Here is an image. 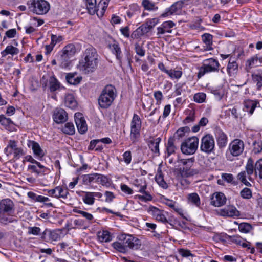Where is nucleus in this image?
<instances>
[{"label": "nucleus", "mask_w": 262, "mask_h": 262, "mask_svg": "<svg viewBox=\"0 0 262 262\" xmlns=\"http://www.w3.org/2000/svg\"><path fill=\"white\" fill-rule=\"evenodd\" d=\"M99 55L96 50L92 46L86 48L79 60L77 68L83 74L93 72L98 66Z\"/></svg>", "instance_id": "obj_1"}, {"label": "nucleus", "mask_w": 262, "mask_h": 262, "mask_svg": "<svg viewBox=\"0 0 262 262\" xmlns=\"http://www.w3.org/2000/svg\"><path fill=\"white\" fill-rule=\"evenodd\" d=\"M141 241L132 235L121 234L117 236V241L112 244L116 251L122 253H127L130 249H138L141 246Z\"/></svg>", "instance_id": "obj_2"}, {"label": "nucleus", "mask_w": 262, "mask_h": 262, "mask_svg": "<svg viewBox=\"0 0 262 262\" xmlns=\"http://www.w3.org/2000/svg\"><path fill=\"white\" fill-rule=\"evenodd\" d=\"M194 159L189 158L187 159H180L178 161L179 166L181 165L183 167H180L178 169L179 173L177 177L182 185L186 186L189 184V181L186 178L193 177L200 173V170L196 168H192Z\"/></svg>", "instance_id": "obj_3"}, {"label": "nucleus", "mask_w": 262, "mask_h": 262, "mask_svg": "<svg viewBox=\"0 0 262 262\" xmlns=\"http://www.w3.org/2000/svg\"><path fill=\"white\" fill-rule=\"evenodd\" d=\"M117 96L116 90L112 85H107L102 91L98 99L99 106L103 109L108 108Z\"/></svg>", "instance_id": "obj_4"}, {"label": "nucleus", "mask_w": 262, "mask_h": 262, "mask_svg": "<svg viewBox=\"0 0 262 262\" xmlns=\"http://www.w3.org/2000/svg\"><path fill=\"white\" fill-rule=\"evenodd\" d=\"M27 5L30 11L38 15L46 14L50 9V5L45 0H30Z\"/></svg>", "instance_id": "obj_5"}, {"label": "nucleus", "mask_w": 262, "mask_h": 262, "mask_svg": "<svg viewBox=\"0 0 262 262\" xmlns=\"http://www.w3.org/2000/svg\"><path fill=\"white\" fill-rule=\"evenodd\" d=\"M220 64L217 60L210 58L203 61L202 65L199 69L198 77L200 78L209 73L218 72Z\"/></svg>", "instance_id": "obj_6"}, {"label": "nucleus", "mask_w": 262, "mask_h": 262, "mask_svg": "<svg viewBox=\"0 0 262 262\" xmlns=\"http://www.w3.org/2000/svg\"><path fill=\"white\" fill-rule=\"evenodd\" d=\"M199 142V138L194 136L186 139L181 145L182 152L187 155H193L198 149Z\"/></svg>", "instance_id": "obj_7"}, {"label": "nucleus", "mask_w": 262, "mask_h": 262, "mask_svg": "<svg viewBox=\"0 0 262 262\" xmlns=\"http://www.w3.org/2000/svg\"><path fill=\"white\" fill-rule=\"evenodd\" d=\"M254 173V166L252 160L250 158L248 160L245 166V170L240 172L237 176V179L247 186H251V184L249 182L247 178L251 181V176Z\"/></svg>", "instance_id": "obj_8"}, {"label": "nucleus", "mask_w": 262, "mask_h": 262, "mask_svg": "<svg viewBox=\"0 0 262 262\" xmlns=\"http://www.w3.org/2000/svg\"><path fill=\"white\" fill-rule=\"evenodd\" d=\"M215 148V141L210 134H206L201 140L200 150L205 153L209 154L213 152Z\"/></svg>", "instance_id": "obj_9"}, {"label": "nucleus", "mask_w": 262, "mask_h": 262, "mask_svg": "<svg viewBox=\"0 0 262 262\" xmlns=\"http://www.w3.org/2000/svg\"><path fill=\"white\" fill-rule=\"evenodd\" d=\"M185 3V0H181L175 2L170 7L166 9L165 12L160 15V17L165 18L173 14H181Z\"/></svg>", "instance_id": "obj_10"}, {"label": "nucleus", "mask_w": 262, "mask_h": 262, "mask_svg": "<svg viewBox=\"0 0 262 262\" xmlns=\"http://www.w3.org/2000/svg\"><path fill=\"white\" fill-rule=\"evenodd\" d=\"M141 127V121L139 116L134 114L131 122L130 135L131 140L134 142L139 136L140 130Z\"/></svg>", "instance_id": "obj_11"}, {"label": "nucleus", "mask_w": 262, "mask_h": 262, "mask_svg": "<svg viewBox=\"0 0 262 262\" xmlns=\"http://www.w3.org/2000/svg\"><path fill=\"white\" fill-rule=\"evenodd\" d=\"M244 147L243 141L236 139L230 143L228 150L231 156L237 157L243 153Z\"/></svg>", "instance_id": "obj_12"}, {"label": "nucleus", "mask_w": 262, "mask_h": 262, "mask_svg": "<svg viewBox=\"0 0 262 262\" xmlns=\"http://www.w3.org/2000/svg\"><path fill=\"white\" fill-rule=\"evenodd\" d=\"M226 239L234 243L236 245H240L243 248H247L250 250V252L253 254L255 252V249L251 247V243L246 239L242 238L240 236L235 235L233 236H229L225 235Z\"/></svg>", "instance_id": "obj_13"}, {"label": "nucleus", "mask_w": 262, "mask_h": 262, "mask_svg": "<svg viewBox=\"0 0 262 262\" xmlns=\"http://www.w3.org/2000/svg\"><path fill=\"white\" fill-rule=\"evenodd\" d=\"M47 192L49 195L56 199H67L69 195L68 188L62 186H58L54 189H49Z\"/></svg>", "instance_id": "obj_14"}, {"label": "nucleus", "mask_w": 262, "mask_h": 262, "mask_svg": "<svg viewBox=\"0 0 262 262\" xmlns=\"http://www.w3.org/2000/svg\"><path fill=\"white\" fill-rule=\"evenodd\" d=\"M15 205L10 199H4L0 201V213H6L10 215L14 212Z\"/></svg>", "instance_id": "obj_15"}, {"label": "nucleus", "mask_w": 262, "mask_h": 262, "mask_svg": "<svg viewBox=\"0 0 262 262\" xmlns=\"http://www.w3.org/2000/svg\"><path fill=\"white\" fill-rule=\"evenodd\" d=\"M176 26V24L171 21L168 20L163 22L160 26L157 28V36L158 38H161L162 35L165 33H171L172 28Z\"/></svg>", "instance_id": "obj_16"}, {"label": "nucleus", "mask_w": 262, "mask_h": 262, "mask_svg": "<svg viewBox=\"0 0 262 262\" xmlns=\"http://www.w3.org/2000/svg\"><path fill=\"white\" fill-rule=\"evenodd\" d=\"M147 211L157 220L161 223L166 224L168 222L166 216L164 214L163 210H160L159 208L150 206Z\"/></svg>", "instance_id": "obj_17"}, {"label": "nucleus", "mask_w": 262, "mask_h": 262, "mask_svg": "<svg viewBox=\"0 0 262 262\" xmlns=\"http://www.w3.org/2000/svg\"><path fill=\"white\" fill-rule=\"evenodd\" d=\"M217 214L220 216L226 217H234L239 215V211L233 205H228L224 208L217 210Z\"/></svg>", "instance_id": "obj_18"}, {"label": "nucleus", "mask_w": 262, "mask_h": 262, "mask_svg": "<svg viewBox=\"0 0 262 262\" xmlns=\"http://www.w3.org/2000/svg\"><path fill=\"white\" fill-rule=\"evenodd\" d=\"M226 198L224 193L216 192L213 193L210 198V204L212 206L219 207L225 204Z\"/></svg>", "instance_id": "obj_19"}, {"label": "nucleus", "mask_w": 262, "mask_h": 262, "mask_svg": "<svg viewBox=\"0 0 262 262\" xmlns=\"http://www.w3.org/2000/svg\"><path fill=\"white\" fill-rule=\"evenodd\" d=\"M27 146L32 150L33 153L36 158L40 160L44 157L45 152L37 142L29 140L27 141Z\"/></svg>", "instance_id": "obj_20"}, {"label": "nucleus", "mask_w": 262, "mask_h": 262, "mask_svg": "<svg viewBox=\"0 0 262 262\" xmlns=\"http://www.w3.org/2000/svg\"><path fill=\"white\" fill-rule=\"evenodd\" d=\"M74 117L78 132L80 134L85 133L88 130V127L83 115L80 113H76L75 114Z\"/></svg>", "instance_id": "obj_21"}, {"label": "nucleus", "mask_w": 262, "mask_h": 262, "mask_svg": "<svg viewBox=\"0 0 262 262\" xmlns=\"http://www.w3.org/2000/svg\"><path fill=\"white\" fill-rule=\"evenodd\" d=\"M60 234L57 230L46 229L42 233L41 238L46 241H57L60 238Z\"/></svg>", "instance_id": "obj_22"}, {"label": "nucleus", "mask_w": 262, "mask_h": 262, "mask_svg": "<svg viewBox=\"0 0 262 262\" xmlns=\"http://www.w3.org/2000/svg\"><path fill=\"white\" fill-rule=\"evenodd\" d=\"M215 136L219 147L220 148L225 147L228 141V138L225 133L220 129H216L215 131Z\"/></svg>", "instance_id": "obj_23"}, {"label": "nucleus", "mask_w": 262, "mask_h": 262, "mask_svg": "<svg viewBox=\"0 0 262 262\" xmlns=\"http://www.w3.org/2000/svg\"><path fill=\"white\" fill-rule=\"evenodd\" d=\"M53 119L57 123L65 122L68 119L66 112L62 108H57L54 111Z\"/></svg>", "instance_id": "obj_24"}, {"label": "nucleus", "mask_w": 262, "mask_h": 262, "mask_svg": "<svg viewBox=\"0 0 262 262\" xmlns=\"http://www.w3.org/2000/svg\"><path fill=\"white\" fill-rule=\"evenodd\" d=\"M28 169L31 172L35 173L37 175L43 174L47 170V168L38 161L33 164L29 165Z\"/></svg>", "instance_id": "obj_25"}, {"label": "nucleus", "mask_w": 262, "mask_h": 262, "mask_svg": "<svg viewBox=\"0 0 262 262\" xmlns=\"http://www.w3.org/2000/svg\"><path fill=\"white\" fill-rule=\"evenodd\" d=\"M243 104L244 111L252 115L257 105H259V103L258 100L247 99L244 101Z\"/></svg>", "instance_id": "obj_26"}, {"label": "nucleus", "mask_w": 262, "mask_h": 262, "mask_svg": "<svg viewBox=\"0 0 262 262\" xmlns=\"http://www.w3.org/2000/svg\"><path fill=\"white\" fill-rule=\"evenodd\" d=\"M202 39L203 43L205 44L203 51H210L213 49L212 39L213 36L209 33H204L202 35Z\"/></svg>", "instance_id": "obj_27"}, {"label": "nucleus", "mask_w": 262, "mask_h": 262, "mask_svg": "<svg viewBox=\"0 0 262 262\" xmlns=\"http://www.w3.org/2000/svg\"><path fill=\"white\" fill-rule=\"evenodd\" d=\"M109 48L112 52L115 55L116 59L118 60L120 65L122 64V52L119 45L117 43H113L109 45Z\"/></svg>", "instance_id": "obj_28"}, {"label": "nucleus", "mask_w": 262, "mask_h": 262, "mask_svg": "<svg viewBox=\"0 0 262 262\" xmlns=\"http://www.w3.org/2000/svg\"><path fill=\"white\" fill-rule=\"evenodd\" d=\"M64 104L67 107L71 109H74L77 106V102L74 95L70 93L65 95Z\"/></svg>", "instance_id": "obj_29"}, {"label": "nucleus", "mask_w": 262, "mask_h": 262, "mask_svg": "<svg viewBox=\"0 0 262 262\" xmlns=\"http://www.w3.org/2000/svg\"><path fill=\"white\" fill-rule=\"evenodd\" d=\"M60 53L67 56V57L71 58L76 54V49L74 44L70 43L66 46Z\"/></svg>", "instance_id": "obj_30"}, {"label": "nucleus", "mask_w": 262, "mask_h": 262, "mask_svg": "<svg viewBox=\"0 0 262 262\" xmlns=\"http://www.w3.org/2000/svg\"><path fill=\"white\" fill-rule=\"evenodd\" d=\"M252 80L256 83L257 89L260 90L262 88V70H257L252 74Z\"/></svg>", "instance_id": "obj_31"}, {"label": "nucleus", "mask_w": 262, "mask_h": 262, "mask_svg": "<svg viewBox=\"0 0 262 262\" xmlns=\"http://www.w3.org/2000/svg\"><path fill=\"white\" fill-rule=\"evenodd\" d=\"M97 237L100 242H108L112 239V235L107 230H102L98 232Z\"/></svg>", "instance_id": "obj_32"}, {"label": "nucleus", "mask_w": 262, "mask_h": 262, "mask_svg": "<svg viewBox=\"0 0 262 262\" xmlns=\"http://www.w3.org/2000/svg\"><path fill=\"white\" fill-rule=\"evenodd\" d=\"M85 3L88 11L91 15H94L98 10H100L99 8H97L96 0H85Z\"/></svg>", "instance_id": "obj_33"}, {"label": "nucleus", "mask_w": 262, "mask_h": 262, "mask_svg": "<svg viewBox=\"0 0 262 262\" xmlns=\"http://www.w3.org/2000/svg\"><path fill=\"white\" fill-rule=\"evenodd\" d=\"M60 88V83L55 77L54 76L50 77L49 80V89L50 92H55Z\"/></svg>", "instance_id": "obj_34"}, {"label": "nucleus", "mask_w": 262, "mask_h": 262, "mask_svg": "<svg viewBox=\"0 0 262 262\" xmlns=\"http://www.w3.org/2000/svg\"><path fill=\"white\" fill-rule=\"evenodd\" d=\"M19 52V49L15 47L12 45H8L4 50L1 52V55L3 57L6 56L8 54L13 56L18 54Z\"/></svg>", "instance_id": "obj_35"}, {"label": "nucleus", "mask_w": 262, "mask_h": 262, "mask_svg": "<svg viewBox=\"0 0 262 262\" xmlns=\"http://www.w3.org/2000/svg\"><path fill=\"white\" fill-rule=\"evenodd\" d=\"M142 5L145 10L150 11H156L159 9L156 3L151 0H143Z\"/></svg>", "instance_id": "obj_36"}, {"label": "nucleus", "mask_w": 262, "mask_h": 262, "mask_svg": "<svg viewBox=\"0 0 262 262\" xmlns=\"http://www.w3.org/2000/svg\"><path fill=\"white\" fill-rule=\"evenodd\" d=\"M81 77L76 76V73H68L66 75V80L67 82L70 84L73 85H76L79 84L81 80Z\"/></svg>", "instance_id": "obj_37"}, {"label": "nucleus", "mask_w": 262, "mask_h": 262, "mask_svg": "<svg viewBox=\"0 0 262 262\" xmlns=\"http://www.w3.org/2000/svg\"><path fill=\"white\" fill-rule=\"evenodd\" d=\"M0 123L8 130H12L14 127V124L12 120L3 115H0Z\"/></svg>", "instance_id": "obj_38"}, {"label": "nucleus", "mask_w": 262, "mask_h": 262, "mask_svg": "<svg viewBox=\"0 0 262 262\" xmlns=\"http://www.w3.org/2000/svg\"><path fill=\"white\" fill-rule=\"evenodd\" d=\"M227 70L229 76L234 75L238 71V64L236 62L231 61L230 59L227 65Z\"/></svg>", "instance_id": "obj_39"}, {"label": "nucleus", "mask_w": 262, "mask_h": 262, "mask_svg": "<svg viewBox=\"0 0 262 262\" xmlns=\"http://www.w3.org/2000/svg\"><path fill=\"white\" fill-rule=\"evenodd\" d=\"M150 31L148 26L144 23L138 28L133 34L136 37H138L147 33Z\"/></svg>", "instance_id": "obj_40"}, {"label": "nucleus", "mask_w": 262, "mask_h": 262, "mask_svg": "<svg viewBox=\"0 0 262 262\" xmlns=\"http://www.w3.org/2000/svg\"><path fill=\"white\" fill-rule=\"evenodd\" d=\"M167 74L171 80L178 81L181 78L183 72L180 70L171 69L168 70Z\"/></svg>", "instance_id": "obj_41"}, {"label": "nucleus", "mask_w": 262, "mask_h": 262, "mask_svg": "<svg viewBox=\"0 0 262 262\" xmlns=\"http://www.w3.org/2000/svg\"><path fill=\"white\" fill-rule=\"evenodd\" d=\"M17 147V142L14 140H10L7 147L5 148L4 151L7 156L13 154V152Z\"/></svg>", "instance_id": "obj_42"}, {"label": "nucleus", "mask_w": 262, "mask_h": 262, "mask_svg": "<svg viewBox=\"0 0 262 262\" xmlns=\"http://www.w3.org/2000/svg\"><path fill=\"white\" fill-rule=\"evenodd\" d=\"M188 200L189 203H190L198 207H199L201 204L200 199L196 193H190L188 195Z\"/></svg>", "instance_id": "obj_43"}, {"label": "nucleus", "mask_w": 262, "mask_h": 262, "mask_svg": "<svg viewBox=\"0 0 262 262\" xmlns=\"http://www.w3.org/2000/svg\"><path fill=\"white\" fill-rule=\"evenodd\" d=\"M70 58H71L67 57V56L60 53V55L58 59V60L60 63V67L62 68H67L69 67L71 64Z\"/></svg>", "instance_id": "obj_44"}, {"label": "nucleus", "mask_w": 262, "mask_h": 262, "mask_svg": "<svg viewBox=\"0 0 262 262\" xmlns=\"http://www.w3.org/2000/svg\"><path fill=\"white\" fill-rule=\"evenodd\" d=\"M134 185L138 189L137 191L139 192H143L146 190L147 185L146 182L142 179H137L134 182Z\"/></svg>", "instance_id": "obj_45"}, {"label": "nucleus", "mask_w": 262, "mask_h": 262, "mask_svg": "<svg viewBox=\"0 0 262 262\" xmlns=\"http://www.w3.org/2000/svg\"><path fill=\"white\" fill-rule=\"evenodd\" d=\"M62 131L66 134L73 135L75 132L74 124L70 122L66 123L62 128Z\"/></svg>", "instance_id": "obj_46"}, {"label": "nucleus", "mask_w": 262, "mask_h": 262, "mask_svg": "<svg viewBox=\"0 0 262 262\" xmlns=\"http://www.w3.org/2000/svg\"><path fill=\"white\" fill-rule=\"evenodd\" d=\"M175 140L172 137H170L168 139V142L167 143L166 149L167 151V154L168 156L173 154L175 152V150L176 149V147L174 145V142Z\"/></svg>", "instance_id": "obj_47"}, {"label": "nucleus", "mask_w": 262, "mask_h": 262, "mask_svg": "<svg viewBox=\"0 0 262 262\" xmlns=\"http://www.w3.org/2000/svg\"><path fill=\"white\" fill-rule=\"evenodd\" d=\"M84 195L82 198L83 202L88 205H92L94 203L95 198H93L92 192L83 191Z\"/></svg>", "instance_id": "obj_48"}, {"label": "nucleus", "mask_w": 262, "mask_h": 262, "mask_svg": "<svg viewBox=\"0 0 262 262\" xmlns=\"http://www.w3.org/2000/svg\"><path fill=\"white\" fill-rule=\"evenodd\" d=\"M110 0H104L103 3H99L98 8H100V10H98L97 13V15L98 17H101L103 16L104 12L108 6V3Z\"/></svg>", "instance_id": "obj_49"}, {"label": "nucleus", "mask_w": 262, "mask_h": 262, "mask_svg": "<svg viewBox=\"0 0 262 262\" xmlns=\"http://www.w3.org/2000/svg\"><path fill=\"white\" fill-rule=\"evenodd\" d=\"M96 173L84 174L82 176L83 183L88 185L92 182H95Z\"/></svg>", "instance_id": "obj_50"}, {"label": "nucleus", "mask_w": 262, "mask_h": 262, "mask_svg": "<svg viewBox=\"0 0 262 262\" xmlns=\"http://www.w3.org/2000/svg\"><path fill=\"white\" fill-rule=\"evenodd\" d=\"M155 180L158 185L163 188L166 189L168 187V185L165 182L161 172H158L156 175Z\"/></svg>", "instance_id": "obj_51"}, {"label": "nucleus", "mask_w": 262, "mask_h": 262, "mask_svg": "<svg viewBox=\"0 0 262 262\" xmlns=\"http://www.w3.org/2000/svg\"><path fill=\"white\" fill-rule=\"evenodd\" d=\"M254 172L258 175L259 178L262 179V159L258 160L255 164Z\"/></svg>", "instance_id": "obj_52"}, {"label": "nucleus", "mask_w": 262, "mask_h": 262, "mask_svg": "<svg viewBox=\"0 0 262 262\" xmlns=\"http://www.w3.org/2000/svg\"><path fill=\"white\" fill-rule=\"evenodd\" d=\"M238 229L241 232L247 233L252 230V227L250 224L242 223L238 226Z\"/></svg>", "instance_id": "obj_53"}, {"label": "nucleus", "mask_w": 262, "mask_h": 262, "mask_svg": "<svg viewBox=\"0 0 262 262\" xmlns=\"http://www.w3.org/2000/svg\"><path fill=\"white\" fill-rule=\"evenodd\" d=\"M142 193H143V195H136L135 196V198L143 202L150 201L152 200V197L148 192L145 190L144 192Z\"/></svg>", "instance_id": "obj_54"}, {"label": "nucleus", "mask_w": 262, "mask_h": 262, "mask_svg": "<svg viewBox=\"0 0 262 262\" xmlns=\"http://www.w3.org/2000/svg\"><path fill=\"white\" fill-rule=\"evenodd\" d=\"M161 141L160 138H157L152 141H151L149 144V147L155 153H159V144Z\"/></svg>", "instance_id": "obj_55"}, {"label": "nucleus", "mask_w": 262, "mask_h": 262, "mask_svg": "<svg viewBox=\"0 0 262 262\" xmlns=\"http://www.w3.org/2000/svg\"><path fill=\"white\" fill-rule=\"evenodd\" d=\"M186 130V128L185 127H181L174 134L173 137H172L174 139V140H180L182 139V138L184 137L185 135V133Z\"/></svg>", "instance_id": "obj_56"}, {"label": "nucleus", "mask_w": 262, "mask_h": 262, "mask_svg": "<svg viewBox=\"0 0 262 262\" xmlns=\"http://www.w3.org/2000/svg\"><path fill=\"white\" fill-rule=\"evenodd\" d=\"M188 116L185 119L184 122L185 124L193 122L195 119V112L193 110H188L186 111Z\"/></svg>", "instance_id": "obj_57"}, {"label": "nucleus", "mask_w": 262, "mask_h": 262, "mask_svg": "<svg viewBox=\"0 0 262 262\" xmlns=\"http://www.w3.org/2000/svg\"><path fill=\"white\" fill-rule=\"evenodd\" d=\"M96 176L95 182L100 183L102 185H105L108 183V179L106 176L98 173H96Z\"/></svg>", "instance_id": "obj_58"}, {"label": "nucleus", "mask_w": 262, "mask_h": 262, "mask_svg": "<svg viewBox=\"0 0 262 262\" xmlns=\"http://www.w3.org/2000/svg\"><path fill=\"white\" fill-rule=\"evenodd\" d=\"M6 213H0V222L4 224H7L16 221V220L10 216H6Z\"/></svg>", "instance_id": "obj_59"}, {"label": "nucleus", "mask_w": 262, "mask_h": 262, "mask_svg": "<svg viewBox=\"0 0 262 262\" xmlns=\"http://www.w3.org/2000/svg\"><path fill=\"white\" fill-rule=\"evenodd\" d=\"M206 94L204 93H198L193 96V100L197 103H203L205 101L206 99Z\"/></svg>", "instance_id": "obj_60"}, {"label": "nucleus", "mask_w": 262, "mask_h": 262, "mask_svg": "<svg viewBox=\"0 0 262 262\" xmlns=\"http://www.w3.org/2000/svg\"><path fill=\"white\" fill-rule=\"evenodd\" d=\"M241 196L245 199H249L252 197V191L248 188H244L240 192Z\"/></svg>", "instance_id": "obj_61"}, {"label": "nucleus", "mask_w": 262, "mask_h": 262, "mask_svg": "<svg viewBox=\"0 0 262 262\" xmlns=\"http://www.w3.org/2000/svg\"><path fill=\"white\" fill-rule=\"evenodd\" d=\"M253 151L255 154H258L262 151V141L257 140L253 144Z\"/></svg>", "instance_id": "obj_62"}, {"label": "nucleus", "mask_w": 262, "mask_h": 262, "mask_svg": "<svg viewBox=\"0 0 262 262\" xmlns=\"http://www.w3.org/2000/svg\"><path fill=\"white\" fill-rule=\"evenodd\" d=\"M159 19L158 18H153L147 19L145 23L151 30L157 24L159 23Z\"/></svg>", "instance_id": "obj_63"}, {"label": "nucleus", "mask_w": 262, "mask_h": 262, "mask_svg": "<svg viewBox=\"0 0 262 262\" xmlns=\"http://www.w3.org/2000/svg\"><path fill=\"white\" fill-rule=\"evenodd\" d=\"M258 62V57L256 56H253L249 59L247 61V66L250 69L253 67L256 66Z\"/></svg>", "instance_id": "obj_64"}]
</instances>
